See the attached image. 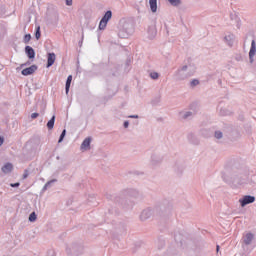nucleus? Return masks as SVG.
Wrapping results in <instances>:
<instances>
[{"mask_svg":"<svg viewBox=\"0 0 256 256\" xmlns=\"http://www.w3.org/2000/svg\"><path fill=\"white\" fill-rule=\"evenodd\" d=\"M195 71H197V67L193 64H188L181 66L174 72V78L176 81H185V79H189V77H193L195 75Z\"/></svg>","mask_w":256,"mask_h":256,"instance_id":"nucleus-1","label":"nucleus"},{"mask_svg":"<svg viewBox=\"0 0 256 256\" xmlns=\"http://www.w3.org/2000/svg\"><path fill=\"white\" fill-rule=\"evenodd\" d=\"M155 215H159V208H145L140 213V220L147 221V219H151V217H155Z\"/></svg>","mask_w":256,"mask_h":256,"instance_id":"nucleus-2","label":"nucleus"},{"mask_svg":"<svg viewBox=\"0 0 256 256\" xmlns=\"http://www.w3.org/2000/svg\"><path fill=\"white\" fill-rule=\"evenodd\" d=\"M111 17H113V12H111L110 10H108L104 16L102 17V19L100 20L99 23V29L100 31H103L105 29V27H107V23H109V21H111Z\"/></svg>","mask_w":256,"mask_h":256,"instance_id":"nucleus-3","label":"nucleus"},{"mask_svg":"<svg viewBox=\"0 0 256 256\" xmlns=\"http://www.w3.org/2000/svg\"><path fill=\"white\" fill-rule=\"evenodd\" d=\"M239 203L241 207H247V205H251V203H255V196L246 195L239 199Z\"/></svg>","mask_w":256,"mask_h":256,"instance_id":"nucleus-4","label":"nucleus"},{"mask_svg":"<svg viewBox=\"0 0 256 256\" xmlns=\"http://www.w3.org/2000/svg\"><path fill=\"white\" fill-rule=\"evenodd\" d=\"M224 43L229 47H233V43H235V35L229 33L224 37Z\"/></svg>","mask_w":256,"mask_h":256,"instance_id":"nucleus-5","label":"nucleus"},{"mask_svg":"<svg viewBox=\"0 0 256 256\" xmlns=\"http://www.w3.org/2000/svg\"><path fill=\"white\" fill-rule=\"evenodd\" d=\"M255 53H256V44H255V40H252L251 48H250V51H249L250 63H253V61H254L253 57H255Z\"/></svg>","mask_w":256,"mask_h":256,"instance_id":"nucleus-6","label":"nucleus"},{"mask_svg":"<svg viewBox=\"0 0 256 256\" xmlns=\"http://www.w3.org/2000/svg\"><path fill=\"white\" fill-rule=\"evenodd\" d=\"M81 151H89L91 149V138H86L81 146H80Z\"/></svg>","mask_w":256,"mask_h":256,"instance_id":"nucleus-7","label":"nucleus"},{"mask_svg":"<svg viewBox=\"0 0 256 256\" xmlns=\"http://www.w3.org/2000/svg\"><path fill=\"white\" fill-rule=\"evenodd\" d=\"M37 71V67L35 65H32L26 69L22 70V75H24L25 77H27V75H33V73H35Z\"/></svg>","mask_w":256,"mask_h":256,"instance_id":"nucleus-8","label":"nucleus"},{"mask_svg":"<svg viewBox=\"0 0 256 256\" xmlns=\"http://www.w3.org/2000/svg\"><path fill=\"white\" fill-rule=\"evenodd\" d=\"M254 239H255V236L252 233H246L243 237V241L245 245H251Z\"/></svg>","mask_w":256,"mask_h":256,"instance_id":"nucleus-9","label":"nucleus"},{"mask_svg":"<svg viewBox=\"0 0 256 256\" xmlns=\"http://www.w3.org/2000/svg\"><path fill=\"white\" fill-rule=\"evenodd\" d=\"M232 179L235 183H241V181H245V179H247V175L233 174Z\"/></svg>","mask_w":256,"mask_h":256,"instance_id":"nucleus-10","label":"nucleus"},{"mask_svg":"<svg viewBox=\"0 0 256 256\" xmlns=\"http://www.w3.org/2000/svg\"><path fill=\"white\" fill-rule=\"evenodd\" d=\"M25 51L29 59H35V50L31 46H26Z\"/></svg>","mask_w":256,"mask_h":256,"instance_id":"nucleus-11","label":"nucleus"},{"mask_svg":"<svg viewBox=\"0 0 256 256\" xmlns=\"http://www.w3.org/2000/svg\"><path fill=\"white\" fill-rule=\"evenodd\" d=\"M55 59H57L55 53H48L47 67H52V65L55 63Z\"/></svg>","mask_w":256,"mask_h":256,"instance_id":"nucleus-12","label":"nucleus"},{"mask_svg":"<svg viewBox=\"0 0 256 256\" xmlns=\"http://www.w3.org/2000/svg\"><path fill=\"white\" fill-rule=\"evenodd\" d=\"M12 171H13V164H11V163H6L2 167V172H4L5 174L11 173Z\"/></svg>","mask_w":256,"mask_h":256,"instance_id":"nucleus-13","label":"nucleus"},{"mask_svg":"<svg viewBox=\"0 0 256 256\" xmlns=\"http://www.w3.org/2000/svg\"><path fill=\"white\" fill-rule=\"evenodd\" d=\"M149 6L152 13L157 12V0H149Z\"/></svg>","mask_w":256,"mask_h":256,"instance_id":"nucleus-14","label":"nucleus"},{"mask_svg":"<svg viewBox=\"0 0 256 256\" xmlns=\"http://www.w3.org/2000/svg\"><path fill=\"white\" fill-rule=\"evenodd\" d=\"M156 35H157V30L155 29V27H150L148 29V37H149V39H155Z\"/></svg>","mask_w":256,"mask_h":256,"instance_id":"nucleus-15","label":"nucleus"},{"mask_svg":"<svg viewBox=\"0 0 256 256\" xmlns=\"http://www.w3.org/2000/svg\"><path fill=\"white\" fill-rule=\"evenodd\" d=\"M71 81H73V76H72V75H69V76L67 77V80H66V87H65V89H66V94L69 93V89H70V87H71Z\"/></svg>","mask_w":256,"mask_h":256,"instance_id":"nucleus-16","label":"nucleus"},{"mask_svg":"<svg viewBox=\"0 0 256 256\" xmlns=\"http://www.w3.org/2000/svg\"><path fill=\"white\" fill-rule=\"evenodd\" d=\"M193 116V112L186 111V112H180L181 119H189V117Z\"/></svg>","mask_w":256,"mask_h":256,"instance_id":"nucleus-17","label":"nucleus"},{"mask_svg":"<svg viewBox=\"0 0 256 256\" xmlns=\"http://www.w3.org/2000/svg\"><path fill=\"white\" fill-rule=\"evenodd\" d=\"M151 165L155 166V165H159V163H161V160H159V157L152 155L151 156V161H150Z\"/></svg>","mask_w":256,"mask_h":256,"instance_id":"nucleus-18","label":"nucleus"},{"mask_svg":"<svg viewBox=\"0 0 256 256\" xmlns=\"http://www.w3.org/2000/svg\"><path fill=\"white\" fill-rule=\"evenodd\" d=\"M47 127L49 130L53 129L55 127V115L52 116V118L48 121Z\"/></svg>","mask_w":256,"mask_h":256,"instance_id":"nucleus-19","label":"nucleus"},{"mask_svg":"<svg viewBox=\"0 0 256 256\" xmlns=\"http://www.w3.org/2000/svg\"><path fill=\"white\" fill-rule=\"evenodd\" d=\"M168 2H169L170 5H172L173 7H179V5H181V0H168Z\"/></svg>","mask_w":256,"mask_h":256,"instance_id":"nucleus-20","label":"nucleus"},{"mask_svg":"<svg viewBox=\"0 0 256 256\" xmlns=\"http://www.w3.org/2000/svg\"><path fill=\"white\" fill-rule=\"evenodd\" d=\"M30 223H35L37 221V214L35 212H32L29 216Z\"/></svg>","mask_w":256,"mask_h":256,"instance_id":"nucleus-21","label":"nucleus"},{"mask_svg":"<svg viewBox=\"0 0 256 256\" xmlns=\"http://www.w3.org/2000/svg\"><path fill=\"white\" fill-rule=\"evenodd\" d=\"M220 115L222 117H225L227 115H229V110L225 109V108H221L220 111H219Z\"/></svg>","mask_w":256,"mask_h":256,"instance_id":"nucleus-22","label":"nucleus"},{"mask_svg":"<svg viewBox=\"0 0 256 256\" xmlns=\"http://www.w3.org/2000/svg\"><path fill=\"white\" fill-rule=\"evenodd\" d=\"M65 135H67V130H63L61 135H60V138L58 140V143H62L63 142V139H65Z\"/></svg>","mask_w":256,"mask_h":256,"instance_id":"nucleus-23","label":"nucleus"},{"mask_svg":"<svg viewBox=\"0 0 256 256\" xmlns=\"http://www.w3.org/2000/svg\"><path fill=\"white\" fill-rule=\"evenodd\" d=\"M36 39H41V27H37L36 33H35Z\"/></svg>","mask_w":256,"mask_h":256,"instance_id":"nucleus-24","label":"nucleus"},{"mask_svg":"<svg viewBox=\"0 0 256 256\" xmlns=\"http://www.w3.org/2000/svg\"><path fill=\"white\" fill-rule=\"evenodd\" d=\"M150 77H151L152 79H154V80H157V79H159V73H157V72H151V73H150Z\"/></svg>","mask_w":256,"mask_h":256,"instance_id":"nucleus-25","label":"nucleus"},{"mask_svg":"<svg viewBox=\"0 0 256 256\" xmlns=\"http://www.w3.org/2000/svg\"><path fill=\"white\" fill-rule=\"evenodd\" d=\"M190 85L191 87H197V85H199V80L197 79L191 80Z\"/></svg>","mask_w":256,"mask_h":256,"instance_id":"nucleus-26","label":"nucleus"},{"mask_svg":"<svg viewBox=\"0 0 256 256\" xmlns=\"http://www.w3.org/2000/svg\"><path fill=\"white\" fill-rule=\"evenodd\" d=\"M215 138H216V139H222V138H223V132H221V131H216V132H215Z\"/></svg>","mask_w":256,"mask_h":256,"instance_id":"nucleus-27","label":"nucleus"},{"mask_svg":"<svg viewBox=\"0 0 256 256\" xmlns=\"http://www.w3.org/2000/svg\"><path fill=\"white\" fill-rule=\"evenodd\" d=\"M31 41V34H26L24 36V43H29Z\"/></svg>","mask_w":256,"mask_h":256,"instance_id":"nucleus-28","label":"nucleus"},{"mask_svg":"<svg viewBox=\"0 0 256 256\" xmlns=\"http://www.w3.org/2000/svg\"><path fill=\"white\" fill-rule=\"evenodd\" d=\"M53 183H57V179H52V180L48 181L46 183V185H48V187H51V185H53Z\"/></svg>","mask_w":256,"mask_h":256,"instance_id":"nucleus-29","label":"nucleus"},{"mask_svg":"<svg viewBox=\"0 0 256 256\" xmlns=\"http://www.w3.org/2000/svg\"><path fill=\"white\" fill-rule=\"evenodd\" d=\"M39 117V113L35 112L31 114V119H37Z\"/></svg>","mask_w":256,"mask_h":256,"instance_id":"nucleus-30","label":"nucleus"},{"mask_svg":"<svg viewBox=\"0 0 256 256\" xmlns=\"http://www.w3.org/2000/svg\"><path fill=\"white\" fill-rule=\"evenodd\" d=\"M65 2L68 7H71V5H73V0H65Z\"/></svg>","mask_w":256,"mask_h":256,"instance_id":"nucleus-31","label":"nucleus"},{"mask_svg":"<svg viewBox=\"0 0 256 256\" xmlns=\"http://www.w3.org/2000/svg\"><path fill=\"white\" fill-rule=\"evenodd\" d=\"M49 189V184H45L42 188L43 193Z\"/></svg>","mask_w":256,"mask_h":256,"instance_id":"nucleus-32","label":"nucleus"},{"mask_svg":"<svg viewBox=\"0 0 256 256\" xmlns=\"http://www.w3.org/2000/svg\"><path fill=\"white\" fill-rule=\"evenodd\" d=\"M129 119H139V115H130Z\"/></svg>","mask_w":256,"mask_h":256,"instance_id":"nucleus-33","label":"nucleus"},{"mask_svg":"<svg viewBox=\"0 0 256 256\" xmlns=\"http://www.w3.org/2000/svg\"><path fill=\"white\" fill-rule=\"evenodd\" d=\"M29 177V172L25 171L23 174V179H27Z\"/></svg>","mask_w":256,"mask_h":256,"instance_id":"nucleus-34","label":"nucleus"},{"mask_svg":"<svg viewBox=\"0 0 256 256\" xmlns=\"http://www.w3.org/2000/svg\"><path fill=\"white\" fill-rule=\"evenodd\" d=\"M129 127V121L124 122V129H127Z\"/></svg>","mask_w":256,"mask_h":256,"instance_id":"nucleus-35","label":"nucleus"},{"mask_svg":"<svg viewBox=\"0 0 256 256\" xmlns=\"http://www.w3.org/2000/svg\"><path fill=\"white\" fill-rule=\"evenodd\" d=\"M19 182H17V183H14V184H11V187H19Z\"/></svg>","mask_w":256,"mask_h":256,"instance_id":"nucleus-36","label":"nucleus"},{"mask_svg":"<svg viewBox=\"0 0 256 256\" xmlns=\"http://www.w3.org/2000/svg\"><path fill=\"white\" fill-rule=\"evenodd\" d=\"M3 142H4L3 137H0V147H1V145H3Z\"/></svg>","mask_w":256,"mask_h":256,"instance_id":"nucleus-37","label":"nucleus"},{"mask_svg":"<svg viewBox=\"0 0 256 256\" xmlns=\"http://www.w3.org/2000/svg\"><path fill=\"white\" fill-rule=\"evenodd\" d=\"M131 33H132V31H131V30H129V31L127 32V35H131Z\"/></svg>","mask_w":256,"mask_h":256,"instance_id":"nucleus-38","label":"nucleus"},{"mask_svg":"<svg viewBox=\"0 0 256 256\" xmlns=\"http://www.w3.org/2000/svg\"><path fill=\"white\" fill-rule=\"evenodd\" d=\"M216 251L219 253V246H217Z\"/></svg>","mask_w":256,"mask_h":256,"instance_id":"nucleus-39","label":"nucleus"}]
</instances>
